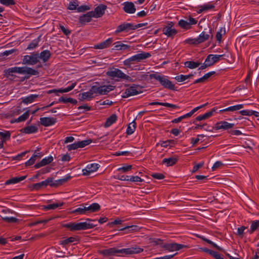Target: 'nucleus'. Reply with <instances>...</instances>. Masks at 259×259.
<instances>
[{
  "label": "nucleus",
  "instance_id": "nucleus-1",
  "mask_svg": "<svg viewBox=\"0 0 259 259\" xmlns=\"http://www.w3.org/2000/svg\"><path fill=\"white\" fill-rule=\"evenodd\" d=\"M4 73V75L7 77H9L10 76L13 77V73L27 74V75L24 77V79H22V81L25 79H28L31 75H37L39 74L37 70L30 67H14L9 68L7 69H5Z\"/></svg>",
  "mask_w": 259,
  "mask_h": 259
},
{
  "label": "nucleus",
  "instance_id": "nucleus-2",
  "mask_svg": "<svg viewBox=\"0 0 259 259\" xmlns=\"http://www.w3.org/2000/svg\"><path fill=\"white\" fill-rule=\"evenodd\" d=\"M71 178V177L70 176L67 175L64 178L54 181L53 178L49 177L45 181L33 184L32 188L33 190H38L41 188H45L49 185L51 187H57L62 185L64 183L67 182Z\"/></svg>",
  "mask_w": 259,
  "mask_h": 259
},
{
  "label": "nucleus",
  "instance_id": "nucleus-3",
  "mask_svg": "<svg viewBox=\"0 0 259 259\" xmlns=\"http://www.w3.org/2000/svg\"><path fill=\"white\" fill-rule=\"evenodd\" d=\"M96 226L97 225L86 222L78 223L71 222L63 225V227L68 228L71 231L87 230L93 228Z\"/></svg>",
  "mask_w": 259,
  "mask_h": 259
},
{
  "label": "nucleus",
  "instance_id": "nucleus-4",
  "mask_svg": "<svg viewBox=\"0 0 259 259\" xmlns=\"http://www.w3.org/2000/svg\"><path fill=\"white\" fill-rule=\"evenodd\" d=\"M151 56L149 53L143 52L141 53L135 55L123 61V64L127 67H131L135 63L141 62Z\"/></svg>",
  "mask_w": 259,
  "mask_h": 259
},
{
  "label": "nucleus",
  "instance_id": "nucleus-5",
  "mask_svg": "<svg viewBox=\"0 0 259 259\" xmlns=\"http://www.w3.org/2000/svg\"><path fill=\"white\" fill-rule=\"evenodd\" d=\"M150 79H155L158 81L160 84L164 88L170 90H176L175 89V84L169 80L167 76L164 75H160L158 73L150 74L149 75Z\"/></svg>",
  "mask_w": 259,
  "mask_h": 259
},
{
  "label": "nucleus",
  "instance_id": "nucleus-6",
  "mask_svg": "<svg viewBox=\"0 0 259 259\" xmlns=\"http://www.w3.org/2000/svg\"><path fill=\"white\" fill-rule=\"evenodd\" d=\"M96 85H93L91 89L93 95H107L109 92L114 90V87L109 85H99L98 82H96Z\"/></svg>",
  "mask_w": 259,
  "mask_h": 259
},
{
  "label": "nucleus",
  "instance_id": "nucleus-7",
  "mask_svg": "<svg viewBox=\"0 0 259 259\" xmlns=\"http://www.w3.org/2000/svg\"><path fill=\"white\" fill-rule=\"evenodd\" d=\"M106 75L112 78L117 77L120 79L126 80L130 82L135 81L132 77L125 74L118 68H114L113 70L107 71Z\"/></svg>",
  "mask_w": 259,
  "mask_h": 259
},
{
  "label": "nucleus",
  "instance_id": "nucleus-8",
  "mask_svg": "<svg viewBox=\"0 0 259 259\" xmlns=\"http://www.w3.org/2000/svg\"><path fill=\"white\" fill-rule=\"evenodd\" d=\"M39 62V54L33 53L30 55H25L22 59L23 64L34 65Z\"/></svg>",
  "mask_w": 259,
  "mask_h": 259
},
{
  "label": "nucleus",
  "instance_id": "nucleus-9",
  "mask_svg": "<svg viewBox=\"0 0 259 259\" xmlns=\"http://www.w3.org/2000/svg\"><path fill=\"white\" fill-rule=\"evenodd\" d=\"M133 24L130 23H123L118 25L114 32L115 34L121 32L128 33L130 31L133 30Z\"/></svg>",
  "mask_w": 259,
  "mask_h": 259
},
{
  "label": "nucleus",
  "instance_id": "nucleus-10",
  "mask_svg": "<svg viewBox=\"0 0 259 259\" xmlns=\"http://www.w3.org/2000/svg\"><path fill=\"white\" fill-rule=\"evenodd\" d=\"M207 104H208V103H206L203 104L200 106H198V107L194 108L193 110H192L189 113H188L185 115H183L177 118H175V119H173L171 121V122L173 123H178V122H181L184 119L190 117L198 110H199V109H200L202 107L206 106Z\"/></svg>",
  "mask_w": 259,
  "mask_h": 259
},
{
  "label": "nucleus",
  "instance_id": "nucleus-11",
  "mask_svg": "<svg viewBox=\"0 0 259 259\" xmlns=\"http://www.w3.org/2000/svg\"><path fill=\"white\" fill-rule=\"evenodd\" d=\"M138 87L137 85L133 84L129 88L126 89L122 93V98H126L141 93L142 92L137 90Z\"/></svg>",
  "mask_w": 259,
  "mask_h": 259
},
{
  "label": "nucleus",
  "instance_id": "nucleus-12",
  "mask_svg": "<svg viewBox=\"0 0 259 259\" xmlns=\"http://www.w3.org/2000/svg\"><path fill=\"white\" fill-rule=\"evenodd\" d=\"M234 126V123H230L226 121H221L218 122L215 124L214 129L215 130H228L233 128Z\"/></svg>",
  "mask_w": 259,
  "mask_h": 259
},
{
  "label": "nucleus",
  "instance_id": "nucleus-13",
  "mask_svg": "<svg viewBox=\"0 0 259 259\" xmlns=\"http://www.w3.org/2000/svg\"><path fill=\"white\" fill-rule=\"evenodd\" d=\"M107 9V6L103 4H100L97 6L92 12L94 18H99L102 17L105 13V11Z\"/></svg>",
  "mask_w": 259,
  "mask_h": 259
},
{
  "label": "nucleus",
  "instance_id": "nucleus-14",
  "mask_svg": "<svg viewBox=\"0 0 259 259\" xmlns=\"http://www.w3.org/2000/svg\"><path fill=\"white\" fill-rule=\"evenodd\" d=\"M99 253L105 256L115 255L116 253H122L121 249H117L114 247L110 248L107 249H103L100 251Z\"/></svg>",
  "mask_w": 259,
  "mask_h": 259
},
{
  "label": "nucleus",
  "instance_id": "nucleus-15",
  "mask_svg": "<svg viewBox=\"0 0 259 259\" xmlns=\"http://www.w3.org/2000/svg\"><path fill=\"white\" fill-rule=\"evenodd\" d=\"M172 23H169L167 26L163 28V33L167 35L168 37H172L177 33V31L172 28Z\"/></svg>",
  "mask_w": 259,
  "mask_h": 259
},
{
  "label": "nucleus",
  "instance_id": "nucleus-16",
  "mask_svg": "<svg viewBox=\"0 0 259 259\" xmlns=\"http://www.w3.org/2000/svg\"><path fill=\"white\" fill-rule=\"evenodd\" d=\"M122 253L126 255L139 253L143 251V249L139 247H132L121 249Z\"/></svg>",
  "mask_w": 259,
  "mask_h": 259
},
{
  "label": "nucleus",
  "instance_id": "nucleus-17",
  "mask_svg": "<svg viewBox=\"0 0 259 259\" xmlns=\"http://www.w3.org/2000/svg\"><path fill=\"white\" fill-rule=\"evenodd\" d=\"M56 122V118L54 117H41L40 118V123L44 126L54 125Z\"/></svg>",
  "mask_w": 259,
  "mask_h": 259
},
{
  "label": "nucleus",
  "instance_id": "nucleus-18",
  "mask_svg": "<svg viewBox=\"0 0 259 259\" xmlns=\"http://www.w3.org/2000/svg\"><path fill=\"white\" fill-rule=\"evenodd\" d=\"M76 82H75L72 83L71 84V85L68 87L66 88L59 89L58 90H57V89L51 90L48 92V93L52 94V93H67V92H68L71 91L72 90H73L74 89V88L76 86Z\"/></svg>",
  "mask_w": 259,
  "mask_h": 259
},
{
  "label": "nucleus",
  "instance_id": "nucleus-19",
  "mask_svg": "<svg viewBox=\"0 0 259 259\" xmlns=\"http://www.w3.org/2000/svg\"><path fill=\"white\" fill-rule=\"evenodd\" d=\"M217 110V108L214 107L211 109L210 111L205 113L203 115H200L197 116L195 120L193 121V123H195L196 121H201L209 118L213 115V112H216Z\"/></svg>",
  "mask_w": 259,
  "mask_h": 259
},
{
  "label": "nucleus",
  "instance_id": "nucleus-20",
  "mask_svg": "<svg viewBox=\"0 0 259 259\" xmlns=\"http://www.w3.org/2000/svg\"><path fill=\"white\" fill-rule=\"evenodd\" d=\"M223 56V55H213L209 54L208 55L206 59V61L210 64V66L213 65L215 63L219 61L221 57Z\"/></svg>",
  "mask_w": 259,
  "mask_h": 259
},
{
  "label": "nucleus",
  "instance_id": "nucleus-21",
  "mask_svg": "<svg viewBox=\"0 0 259 259\" xmlns=\"http://www.w3.org/2000/svg\"><path fill=\"white\" fill-rule=\"evenodd\" d=\"M99 167V165L97 163H91L87 165V169H83V174L88 175L89 174L96 171Z\"/></svg>",
  "mask_w": 259,
  "mask_h": 259
},
{
  "label": "nucleus",
  "instance_id": "nucleus-22",
  "mask_svg": "<svg viewBox=\"0 0 259 259\" xmlns=\"http://www.w3.org/2000/svg\"><path fill=\"white\" fill-rule=\"evenodd\" d=\"M113 39L109 38L106 40L94 46V48L95 49H103L108 48L112 43Z\"/></svg>",
  "mask_w": 259,
  "mask_h": 259
},
{
  "label": "nucleus",
  "instance_id": "nucleus-23",
  "mask_svg": "<svg viewBox=\"0 0 259 259\" xmlns=\"http://www.w3.org/2000/svg\"><path fill=\"white\" fill-rule=\"evenodd\" d=\"M53 160V157L52 156L43 158L39 162L36 163L34 167L35 168H38L40 167L45 166L51 163Z\"/></svg>",
  "mask_w": 259,
  "mask_h": 259
},
{
  "label": "nucleus",
  "instance_id": "nucleus-24",
  "mask_svg": "<svg viewBox=\"0 0 259 259\" xmlns=\"http://www.w3.org/2000/svg\"><path fill=\"white\" fill-rule=\"evenodd\" d=\"M92 17H94V15L92 14V12H89L85 14L80 16L79 19V22L81 24H85L86 23L89 22L92 20Z\"/></svg>",
  "mask_w": 259,
  "mask_h": 259
},
{
  "label": "nucleus",
  "instance_id": "nucleus-25",
  "mask_svg": "<svg viewBox=\"0 0 259 259\" xmlns=\"http://www.w3.org/2000/svg\"><path fill=\"white\" fill-rule=\"evenodd\" d=\"M120 231H125L124 233L127 234L131 232H139L140 228L137 225L127 226L119 229Z\"/></svg>",
  "mask_w": 259,
  "mask_h": 259
},
{
  "label": "nucleus",
  "instance_id": "nucleus-26",
  "mask_svg": "<svg viewBox=\"0 0 259 259\" xmlns=\"http://www.w3.org/2000/svg\"><path fill=\"white\" fill-rule=\"evenodd\" d=\"M123 5V10L126 13L133 14L135 12L136 8L132 2H125Z\"/></svg>",
  "mask_w": 259,
  "mask_h": 259
},
{
  "label": "nucleus",
  "instance_id": "nucleus-27",
  "mask_svg": "<svg viewBox=\"0 0 259 259\" xmlns=\"http://www.w3.org/2000/svg\"><path fill=\"white\" fill-rule=\"evenodd\" d=\"M93 92L91 91V89L87 92L82 93L79 94V99L80 101H83L84 100H91L92 98H93Z\"/></svg>",
  "mask_w": 259,
  "mask_h": 259
},
{
  "label": "nucleus",
  "instance_id": "nucleus-28",
  "mask_svg": "<svg viewBox=\"0 0 259 259\" xmlns=\"http://www.w3.org/2000/svg\"><path fill=\"white\" fill-rule=\"evenodd\" d=\"M101 209L100 205L97 203H93L89 206H86L87 214L92 212H95L99 211Z\"/></svg>",
  "mask_w": 259,
  "mask_h": 259
},
{
  "label": "nucleus",
  "instance_id": "nucleus-29",
  "mask_svg": "<svg viewBox=\"0 0 259 259\" xmlns=\"http://www.w3.org/2000/svg\"><path fill=\"white\" fill-rule=\"evenodd\" d=\"M114 49L117 51H122L129 49L130 46L124 44L121 41H118L114 43Z\"/></svg>",
  "mask_w": 259,
  "mask_h": 259
},
{
  "label": "nucleus",
  "instance_id": "nucleus-30",
  "mask_svg": "<svg viewBox=\"0 0 259 259\" xmlns=\"http://www.w3.org/2000/svg\"><path fill=\"white\" fill-rule=\"evenodd\" d=\"M38 131V128L35 125L27 126L23 128H22L20 131L22 133L30 134L36 133Z\"/></svg>",
  "mask_w": 259,
  "mask_h": 259
},
{
  "label": "nucleus",
  "instance_id": "nucleus-31",
  "mask_svg": "<svg viewBox=\"0 0 259 259\" xmlns=\"http://www.w3.org/2000/svg\"><path fill=\"white\" fill-rule=\"evenodd\" d=\"M41 155L40 153L37 152V150H35L34 154L31 156V157L25 162V166H28L32 165L34 163L36 158H40Z\"/></svg>",
  "mask_w": 259,
  "mask_h": 259
},
{
  "label": "nucleus",
  "instance_id": "nucleus-32",
  "mask_svg": "<svg viewBox=\"0 0 259 259\" xmlns=\"http://www.w3.org/2000/svg\"><path fill=\"white\" fill-rule=\"evenodd\" d=\"M178 159L176 157H171L168 158H164L162 161V164H165L167 166H172L178 161Z\"/></svg>",
  "mask_w": 259,
  "mask_h": 259
},
{
  "label": "nucleus",
  "instance_id": "nucleus-33",
  "mask_svg": "<svg viewBox=\"0 0 259 259\" xmlns=\"http://www.w3.org/2000/svg\"><path fill=\"white\" fill-rule=\"evenodd\" d=\"M26 176H23L19 177H14L7 180L5 182L6 185L18 183L26 179Z\"/></svg>",
  "mask_w": 259,
  "mask_h": 259
},
{
  "label": "nucleus",
  "instance_id": "nucleus-34",
  "mask_svg": "<svg viewBox=\"0 0 259 259\" xmlns=\"http://www.w3.org/2000/svg\"><path fill=\"white\" fill-rule=\"evenodd\" d=\"M63 202L55 203L53 204H50L47 205H42V209L45 210H48L51 209H55L57 208L62 206L63 205Z\"/></svg>",
  "mask_w": 259,
  "mask_h": 259
},
{
  "label": "nucleus",
  "instance_id": "nucleus-35",
  "mask_svg": "<svg viewBox=\"0 0 259 259\" xmlns=\"http://www.w3.org/2000/svg\"><path fill=\"white\" fill-rule=\"evenodd\" d=\"M38 97V95L31 94L26 97L22 98V102L26 104L31 103L34 101Z\"/></svg>",
  "mask_w": 259,
  "mask_h": 259
},
{
  "label": "nucleus",
  "instance_id": "nucleus-36",
  "mask_svg": "<svg viewBox=\"0 0 259 259\" xmlns=\"http://www.w3.org/2000/svg\"><path fill=\"white\" fill-rule=\"evenodd\" d=\"M149 105H161L166 107H170L173 109L179 108V107L178 106L175 104H172L168 103H162L159 102H151L149 104Z\"/></svg>",
  "mask_w": 259,
  "mask_h": 259
},
{
  "label": "nucleus",
  "instance_id": "nucleus-37",
  "mask_svg": "<svg viewBox=\"0 0 259 259\" xmlns=\"http://www.w3.org/2000/svg\"><path fill=\"white\" fill-rule=\"evenodd\" d=\"M51 55V52L49 50H45L42 51L40 54H39V59H41L44 62H47Z\"/></svg>",
  "mask_w": 259,
  "mask_h": 259
},
{
  "label": "nucleus",
  "instance_id": "nucleus-38",
  "mask_svg": "<svg viewBox=\"0 0 259 259\" xmlns=\"http://www.w3.org/2000/svg\"><path fill=\"white\" fill-rule=\"evenodd\" d=\"M117 117L115 114H112L109 117L105 123L104 126L106 127H109L117 120Z\"/></svg>",
  "mask_w": 259,
  "mask_h": 259
},
{
  "label": "nucleus",
  "instance_id": "nucleus-39",
  "mask_svg": "<svg viewBox=\"0 0 259 259\" xmlns=\"http://www.w3.org/2000/svg\"><path fill=\"white\" fill-rule=\"evenodd\" d=\"M197 237H199V238H200L201 240H203L204 241L211 245L212 246V247H213L217 250H218L219 251H224V249L222 247L218 246L215 243H213L211 240L206 238L204 236H197Z\"/></svg>",
  "mask_w": 259,
  "mask_h": 259
},
{
  "label": "nucleus",
  "instance_id": "nucleus-40",
  "mask_svg": "<svg viewBox=\"0 0 259 259\" xmlns=\"http://www.w3.org/2000/svg\"><path fill=\"white\" fill-rule=\"evenodd\" d=\"M200 65V63L199 62H194L193 61H188L184 63L185 67H188L190 69H194L198 67Z\"/></svg>",
  "mask_w": 259,
  "mask_h": 259
},
{
  "label": "nucleus",
  "instance_id": "nucleus-41",
  "mask_svg": "<svg viewBox=\"0 0 259 259\" xmlns=\"http://www.w3.org/2000/svg\"><path fill=\"white\" fill-rule=\"evenodd\" d=\"M209 35L205 31H202L197 37L199 44H201L209 39Z\"/></svg>",
  "mask_w": 259,
  "mask_h": 259
},
{
  "label": "nucleus",
  "instance_id": "nucleus-42",
  "mask_svg": "<svg viewBox=\"0 0 259 259\" xmlns=\"http://www.w3.org/2000/svg\"><path fill=\"white\" fill-rule=\"evenodd\" d=\"M80 207L77 208L75 209L72 211V213H75L77 214H87L86 206H84L83 204L80 205Z\"/></svg>",
  "mask_w": 259,
  "mask_h": 259
},
{
  "label": "nucleus",
  "instance_id": "nucleus-43",
  "mask_svg": "<svg viewBox=\"0 0 259 259\" xmlns=\"http://www.w3.org/2000/svg\"><path fill=\"white\" fill-rule=\"evenodd\" d=\"M78 239L75 237H70L60 241V244L65 245L74 242H77Z\"/></svg>",
  "mask_w": 259,
  "mask_h": 259
},
{
  "label": "nucleus",
  "instance_id": "nucleus-44",
  "mask_svg": "<svg viewBox=\"0 0 259 259\" xmlns=\"http://www.w3.org/2000/svg\"><path fill=\"white\" fill-rule=\"evenodd\" d=\"M136 127V123L135 120L128 124L127 130L126 134L128 135H132L134 133Z\"/></svg>",
  "mask_w": 259,
  "mask_h": 259
},
{
  "label": "nucleus",
  "instance_id": "nucleus-45",
  "mask_svg": "<svg viewBox=\"0 0 259 259\" xmlns=\"http://www.w3.org/2000/svg\"><path fill=\"white\" fill-rule=\"evenodd\" d=\"M259 228V220L252 221L250 226V229L249 230L250 234H252Z\"/></svg>",
  "mask_w": 259,
  "mask_h": 259
},
{
  "label": "nucleus",
  "instance_id": "nucleus-46",
  "mask_svg": "<svg viewBox=\"0 0 259 259\" xmlns=\"http://www.w3.org/2000/svg\"><path fill=\"white\" fill-rule=\"evenodd\" d=\"M0 137L1 141L6 142L10 139L11 133L10 131H5L4 132L0 131Z\"/></svg>",
  "mask_w": 259,
  "mask_h": 259
},
{
  "label": "nucleus",
  "instance_id": "nucleus-47",
  "mask_svg": "<svg viewBox=\"0 0 259 259\" xmlns=\"http://www.w3.org/2000/svg\"><path fill=\"white\" fill-rule=\"evenodd\" d=\"M162 247L168 251H176V243H165L162 245Z\"/></svg>",
  "mask_w": 259,
  "mask_h": 259
},
{
  "label": "nucleus",
  "instance_id": "nucleus-48",
  "mask_svg": "<svg viewBox=\"0 0 259 259\" xmlns=\"http://www.w3.org/2000/svg\"><path fill=\"white\" fill-rule=\"evenodd\" d=\"M178 24L181 28L186 30L191 28V26L189 24L188 21L181 19L179 21Z\"/></svg>",
  "mask_w": 259,
  "mask_h": 259
},
{
  "label": "nucleus",
  "instance_id": "nucleus-49",
  "mask_svg": "<svg viewBox=\"0 0 259 259\" xmlns=\"http://www.w3.org/2000/svg\"><path fill=\"white\" fill-rule=\"evenodd\" d=\"M199 8L197 12L198 13H201L203 11L213 9L214 8V6L210 4H206L203 6H201Z\"/></svg>",
  "mask_w": 259,
  "mask_h": 259
},
{
  "label": "nucleus",
  "instance_id": "nucleus-50",
  "mask_svg": "<svg viewBox=\"0 0 259 259\" xmlns=\"http://www.w3.org/2000/svg\"><path fill=\"white\" fill-rule=\"evenodd\" d=\"M29 116V111H26L22 115L20 116L18 118L16 119L15 121L16 122H19L21 121H25Z\"/></svg>",
  "mask_w": 259,
  "mask_h": 259
},
{
  "label": "nucleus",
  "instance_id": "nucleus-51",
  "mask_svg": "<svg viewBox=\"0 0 259 259\" xmlns=\"http://www.w3.org/2000/svg\"><path fill=\"white\" fill-rule=\"evenodd\" d=\"M92 142V140L91 139L77 142L79 148H83L85 146L89 145Z\"/></svg>",
  "mask_w": 259,
  "mask_h": 259
},
{
  "label": "nucleus",
  "instance_id": "nucleus-52",
  "mask_svg": "<svg viewBox=\"0 0 259 259\" xmlns=\"http://www.w3.org/2000/svg\"><path fill=\"white\" fill-rule=\"evenodd\" d=\"M132 167L133 166L132 165H126L118 168L117 171H121L122 172H126L131 170L132 169Z\"/></svg>",
  "mask_w": 259,
  "mask_h": 259
},
{
  "label": "nucleus",
  "instance_id": "nucleus-53",
  "mask_svg": "<svg viewBox=\"0 0 259 259\" xmlns=\"http://www.w3.org/2000/svg\"><path fill=\"white\" fill-rule=\"evenodd\" d=\"M38 39H34L33 40L28 46L27 49L28 50H32L35 49L38 45Z\"/></svg>",
  "mask_w": 259,
  "mask_h": 259
},
{
  "label": "nucleus",
  "instance_id": "nucleus-54",
  "mask_svg": "<svg viewBox=\"0 0 259 259\" xmlns=\"http://www.w3.org/2000/svg\"><path fill=\"white\" fill-rule=\"evenodd\" d=\"M185 43L188 44L190 45H199L197 38H188L185 40Z\"/></svg>",
  "mask_w": 259,
  "mask_h": 259
},
{
  "label": "nucleus",
  "instance_id": "nucleus-55",
  "mask_svg": "<svg viewBox=\"0 0 259 259\" xmlns=\"http://www.w3.org/2000/svg\"><path fill=\"white\" fill-rule=\"evenodd\" d=\"M2 219L7 223H16L18 219L15 217H2Z\"/></svg>",
  "mask_w": 259,
  "mask_h": 259
},
{
  "label": "nucleus",
  "instance_id": "nucleus-56",
  "mask_svg": "<svg viewBox=\"0 0 259 259\" xmlns=\"http://www.w3.org/2000/svg\"><path fill=\"white\" fill-rule=\"evenodd\" d=\"M0 3L7 6L14 5L15 4L14 0H0Z\"/></svg>",
  "mask_w": 259,
  "mask_h": 259
},
{
  "label": "nucleus",
  "instance_id": "nucleus-57",
  "mask_svg": "<svg viewBox=\"0 0 259 259\" xmlns=\"http://www.w3.org/2000/svg\"><path fill=\"white\" fill-rule=\"evenodd\" d=\"M243 107H244L243 104H238V105H234L233 106H230V111L233 112L235 111H237V110H240V109L243 108Z\"/></svg>",
  "mask_w": 259,
  "mask_h": 259
},
{
  "label": "nucleus",
  "instance_id": "nucleus-58",
  "mask_svg": "<svg viewBox=\"0 0 259 259\" xmlns=\"http://www.w3.org/2000/svg\"><path fill=\"white\" fill-rule=\"evenodd\" d=\"M247 229L246 227L245 226H241L240 228H238L237 229V234L240 237L242 238L244 234V231L245 229Z\"/></svg>",
  "mask_w": 259,
  "mask_h": 259
},
{
  "label": "nucleus",
  "instance_id": "nucleus-59",
  "mask_svg": "<svg viewBox=\"0 0 259 259\" xmlns=\"http://www.w3.org/2000/svg\"><path fill=\"white\" fill-rule=\"evenodd\" d=\"M151 177L154 179L157 180H162L165 178L163 174L161 173H154L151 175Z\"/></svg>",
  "mask_w": 259,
  "mask_h": 259
},
{
  "label": "nucleus",
  "instance_id": "nucleus-60",
  "mask_svg": "<svg viewBox=\"0 0 259 259\" xmlns=\"http://www.w3.org/2000/svg\"><path fill=\"white\" fill-rule=\"evenodd\" d=\"M67 148L69 151L77 149L79 148L78 143L75 142L72 144H70L67 146Z\"/></svg>",
  "mask_w": 259,
  "mask_h": 259
},
{
  "label": "nucleus",
  "instance_id": "nucleus-61",
  "mask_svg": "<svg viewBox=\"0 0 259 259\" xmlns=\"http://www.w3.org/2000/svg\"><path fill=\"white\" fill-rule=\"evenodd\" d=\"M175 79L178 81V82H182L184 81L187 79V77L186 75L180 74L179 75L176 76L175 77Z\"/></svg>",
  "mask_w": 259,
  "mask_h": 259
},
{
  "label": "nucleus",
  "instance_id": "nucleus-62",
  "mask_svg": "<svg viewBox=\"0 0 259 259\" xmlns=\"http://www.w3.org/2000/svg\"><path fill=\"white\" fill-rule=\"evenodd\" d=\"M129 180L130 181L133 182H142L143 181V180L138 176L130 177V179H129Z\"/></svg>",
  "mask_w": 259,
  "mask_h": 259
},
{
  "label": "nucleus",
  "instance_id": "nucleus-63",
  "mask_svg": "<svg viewBox=\"0 0 259 259\" xmlns=\"http://www.w3.org/2000/svg\"><path fill=\"white\" fill-rule=\"evenodd\" d=\"M116 179L120 181H130L129 179H130V177L128 176L118 175L117 176Z\"/></svg>",
  "mask_w": 259,
  "mask_h": 259
},
{
  "label": "nucleus",
  "instance_id": "nucleus-64",
  "mask_svg": "<svg viewBox=\"0 0 259 259\" xmlns=\"http://www.w3.org/2000/svg\"><path fill=\"white\" fill-rule=\"evenodd\" d=\"M78 6V5L76 4L75 2H70L69 6L68 7V9L70 10H74L76 9H77L76 7Z\"/></svg>",
  "mask_w": 259,
  "mask_h": 259
}]
</instances>
